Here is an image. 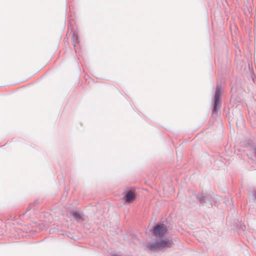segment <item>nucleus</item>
Here are the masks:
<instances>
[{
	"mask_svg": "<svg viewBox=\"0 0 256 256\" xmlns=\"http://www.w3.org/2000/svg\"><path fill=\"white\" fill-rule=\"evenodd\" d=\"M172 242L167 238L162 239L160 240H157L154 244H148V248L152 250L164 248H169L172 246Z\"/></svg>",
	"mask_w": 256,
	"mask_h": 256,
	"instance_id": "1",
	"label": "nucleus"
},
{
	"mask_svg": "<svg viewBox=\"0 0 256 256\" xmlns=\"http://www.w3.org/2000/svg\"><path fill=\"white\" fill-rule=\"evenodd\" d=\"M166 226L163 224H158L152 228V232L154 236L162 238L167 233Z\"/></svg>",
	"mask_w": 256,
	"mask_h": 256,
	"instance_id": "2",
	"label": "nucleus"
},
{
	"mask_svg": "<svg viewBox=\"0 0 256 256\" xmlns=\"http://www.w3.org/2000/svg\"><path fill=\"white\" fill-rule=\"evenodd\" d=\"M135 190L136 188H134L129 189V202L134 201L135 199L136 196Z\"/></svg>",
	"mask_w": 256,
	"mask_h": 256,
	"instance_id": "3",
	"label": "nucleus"
},
{
	"mask_svg": "<svg viewBox=\"0 0 256 256\" xmlns=\"http://www.w3.org/2000/svg\"><path fill=\"white\" fill-rule=\"evenodd\" d=\"M72 214L74 216L77 220H80L81 216L78 212H74Z\"/></svg>",
	"mask_w": 256,
	"mask_h": 256,
	"instance_id": "4",
	"label": "nucleus"
},
{
	"mask_svg": "<svg viewBox=\"0 0 256 256\" xmlns=\"http://www.w3.org/2000/svg\"><path fill=\"white\" fill-rule=\"evenodd\" d=\"M220 89L219 88H217L215 92L214 98H220Z\"/></svg>",
	"mask_w": 256,
	"mask_h": 256,
	"instance_id": "5",
	"label": "nucleus"
},
{
	"mask_svg": "<svg viewBox=\"0 0 256 256\" xmlns=\"http://www.w3.org/2000/svg\"><path fill=\"white\" fill-rule=\"evenodd\" d=\"M214 109L216 110L218 106H220V98H214Z\"/></svg>",
	"mask_w": 256,
	"mask_h": 256,
	"instance_id": "6",
	"label": "nucleus"
},
{
	"mask_svg": "<svg viewBox=\"0 0 256 256\" xmlns=\"http://www.w3.org/2000/svg\"><path fill=\"white\" fill-rule=\"evenodd\" d=\"M124 200L126 202H128V192H126L125 193V196H124Z\"/></svg>",
	"mask_w": 256,
	"mask_h": 256,
	"instance_id": "7",
	"label": "nucleus"
},
{
	"mask_svg": "<svg viewBox=\"0 0 256 256\" xmlns=\"http://www.w3.org/2000/svg\"><path fill=\"white\" fill-rule=\"evenodd\" d=\"M254 153H255V154H256V149L255 150Z\"/></svg>",
	"mask_w": 256,
	"mask_h": 256,
	"instance_id": "8",
	"label": "nucleus"
},
{
	"mask_svg": "<svg viewBox=\"0 0 256 256\" xmlns=\"http://www.w3.org/2000/svg\"><path fill=\"white\" fill-rule=\"evenodd\" d=\"M254 196L256 198V192L254 193Z\"/></svg>",
	"mask_w": 256,
	"mask_h": 256,
	"instance_id": "9",
	"label": "nucleus"
}]
</instances>
